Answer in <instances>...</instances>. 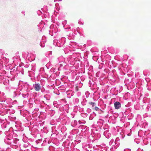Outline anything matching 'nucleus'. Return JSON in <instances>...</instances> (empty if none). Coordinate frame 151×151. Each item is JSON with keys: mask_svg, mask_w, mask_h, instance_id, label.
Listing matches in <instances>:
<instances>
[{"mask_svg": "<svg viewBox=\"0 0 151 151\" xmlns=\"http://www.w3.org/2000/svg\"><path fill=\"white\" fill-rule=\"evenodd\" d=\"M34 88L37 91H39L41 89V86L39 83H36L34 86Z\"/></svg>", "mask_w": 151, "mask_h": 151, "instance_id": "nucleus-2", "label": "nucleus"}, {"mask_svg": "<svg viewBox=\"0 0 151 151\" xmlns=\"http://www.w3.org/2000/svg\"><path fill=\"white\" fill-rule=\"evenodd\" d=\"M89 104H91V105H93L92 106H93V104H95V103H94V102H90V103H89Z\"/></svg>", "mask_w": 151, "mask_h": 151, "instance_id": "nucleus-3", "label": "nucleus"}, {"mask_svg": "<svg viewBox=\"0 0 151 151\" xmlns=\"http://www.w3.org/2000/svg\"><path fill=\"white\" fill-rule=\"evenodd\" d=\"M95 109L96 111H98L99 110V108L97 107H95Z\"/></svg>", "mask_w": 151, "mask_h": 151, "instance_id": "nucleus-4", "label": "nucleus"}, {"mask_svg": "<svg viewBox=\"0 0 151 151\" xmlns=\"http://www.w3.org/2000/svg\"><path fill=\"white\" fill-rule=\"evenodd\" d=\"M114 105L115 108L116 109H119L121 106V104L118 101H116L114 103Z\"/></svg>", "mask_w": 151, "mask_h": 151, "instance_id": "nucleus-1", "label": "nucleus"}]
</instances>
